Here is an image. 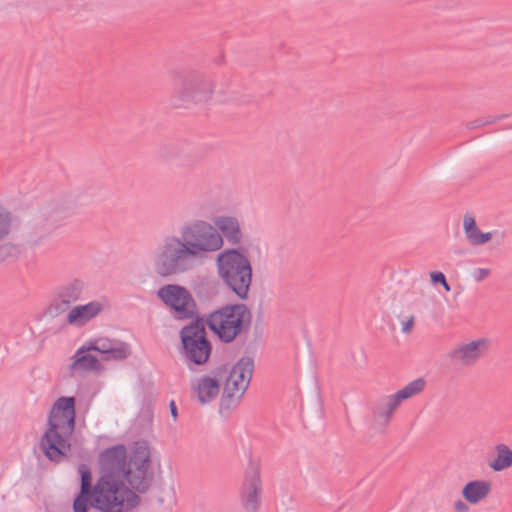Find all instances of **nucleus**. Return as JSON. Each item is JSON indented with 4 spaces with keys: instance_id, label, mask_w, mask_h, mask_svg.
<instances>
[{
    "instance_id": "nucleus-1",
    "label": "nucleus",
    "mask_w": 512,
    "mask_h": 512,
    "mask_svg": "<svg viewBox=\"0 0 512 512\" xmlns=\"http://www.w3.org/2000/svg\"><path fill=\"white\" fill-rule=\"evenodd\" d=\"M223 245L217 228L207 221L193 220L182 226L180 236L164 239L155 259V271L162 277L192 271Z\"/></svg>"
},
{
    "instance_id": "nucleus-2",
    "label": "nucleus",
    "mask_w": 512,
    "mask_h": 512,
    "mask_svg": "<svg viewBox=\"0 0 512 512\" xmlns=\"http://www.w3.org/2000/svg\"><path fill=\"white\" fill-rule=\"evenodd\" d=\"M254 370V361L251 357L243 356L230 368L222 364L203 375L194 386L198 401L208 404L216 399L223 385V392L219 403V413L227 418L235 410L246 392Z\"/></svg>"
},
{
    "instance_id": "nucleus-3",
    "label": "nucleus",
    "mask_w": 512,
    "mask_h": 512,
    "mask_svg": "<svg viewBox=\"0 0 512 512\" xmlns=\"http://www.w3.org/2000/svg\"><path fill=\"white\" fill-rule=\"evenodd\" d=\"M151 454L146 442H135L130 457L124 444L104 449L99 455V477L126 481L138 493H145L154 479Z\"/></svg>"
},
{
    "instance_id": "nucleus-4",
    "label": "nucleus",
    "mask_w": 512,
    "mask_h": 512,
    "mask_svg": "<svg viewBox=\"0 0 512 512\" xmlns=\"http://www.w3.org/2000/svg\"><path fill=\"white\" fill-rule=\"evenodd\" d=\"M219 278L240 300H247L252 284L253 268L244 249L227 248L216 258Z\"/></svg>"
},
{
    "instance_id": "nucleus-5",
    "label": "nucleus",
    "mask_w": 512,
    "mask_h": 512,
    "mask_svg": "<svg viewBox=\"0 0 512 512\" xmlns=\"http://www.w3.org/2000/svg\"><path fill=\"white\" fill-rule=\"evenodd\" d=\"M252 323V312L244 303H229L210 312L204 325L225 344L247 334Z\"/></svg>"
},
{
    "instance_id": "nucleus-6",
    "label": "nucleus",
    "mask_w": 512,
    "mask_h": 512,
    "mask_svg": "<svg viewBox=\"0 0 512 512\" xmlns=\"http://www.w3.org/2000/svg\"><path fill=\"white\" fill-rule=\"evenodd\" d=\"M126 481L99 477L94 484L95 509L100 512H130L140 505L141 498Z\"/></svg>"
},
{
    "instance_id": "nucleus-7",
    "label": "nucleus",
    "mask_w": 512,
    "mask_h": 512,
    "mask_svg": "<svg viewBox=\"0 0 512 512\" xmlns=\"http://www.w3.org/2000/svg\"><path fill=\"white\" fill-rule=\"evenodd\" d=\"M179 335L182 345L180 353L187 366L191 369L192 365L206 364L212 353V344L207 338L204 318L196 316L192 322L181 328Z\"/></svg>"
},
{
    "instance_id": "nucleus-8",
    "label": "nucleus",
    "mask_w": 512,
    "mask_h": 512,
    "mask_svg": "<svg viewBox=\"0 0 512 512\" xmlns=\"http://www.w3.org/2000/svg\"><path fill=\"white\" fill-rule=\"evenodd\" d=\"M68 208L60 199L45 202L38 210L34 222L28 228L25 242L30 247L40 245L67 217Z\"/></svg>"
},
{
    "instance_id": "nucleus-9",
    "label": "nucleus",
    "mask_w": 512,
    "mask_h": 512,
    "mask_svg": "<svg viewBox=\"0 0 512 512\" xmlns=\"http://www.w3.org/2000/svg\"><path fill=\"white\" fill-rule=\"evenodd\" d=\"M426 385L423 378H418L408 383L396 393L378 400L372 407V423L374 428L383 430L390 423L393 412L399 407L402 401L420 394Z\"/></svg>"
},
{
    "instance_id": "nucleus-10",
    "label": "nucleus",
    "mask_w": 512,
    "mask_h": 512,
    "mask_svg": "<svg viewBox=\"0 0 512 512\" xmlns=\"http://www.w3.org/2000/svg\"><path fill=\"white\" fill-rule=\"evenodd\" d=\"M74 430L58 427L55 424L47 425L39 441V447L44 456L53 463H61L71 453L70 438Z\"/></svg>"
},
{
    "instance_id": "nucleus-11",
    "label": "nucleus",
    "mask_w": 512,
    "mask_h": 512,
    "mask_svg": "<svg viewBox=\"0 0 512 512\" xmlns=\"http://www.w3.org/2000/svg\"><path fill=\"white\" fill-rule=\"evenodd\" d=\"M157 295L165 305L174 311L177 319H195L198 316L196 313V302L185 287L177 284H168L161 287Z\"/></svg>"
},
{
    "instance_id": "nucleus-12",
    "label": "nucleus",
    "mask_w": 512,
    "mask_h": 512,
    "mask_svg": "<svg viewBox=\"0 0 512 512\" xmlns=\"http://www.w3.org/2000/svg\"><path fill=\"white\" fill-rule=\"evenodd\" d=\"M85 290V284L80 279H74L59 286L48 306V314L58 317L68 312L72 305L82 299Z\"/></svg>"
},
{
    "instance_id": "nucleus-13",
    "label": "nucleus",
    "mask_w": 512,
    "mask_h": 512,
    "mask_svg": "<svg viewBox=\"0 0 512 512\" xmlns=\"http://www.w3.org/2000/svg\"><path fill=\"white\" fill-rule=\"evenodd\" d=\"M488 347V339L479 338L469 343L456 345L447 356L453 364L470 367L487 353Z\"/></svg>"
},
{
    "instance_id": "nucleus-14",
    "label": "nucleus",
    "mask_w": 512,
    "mask_h": 512,
    "mask_svg": "<svg viewBox=\"0 0 512 512\" xmlns=\"http://www.w3.org/2000/svg\"><path fill=\"white\" fill-rule=\"evenodd\" d=\"M262 483L259 469L251 466L246 472L240 492L241 504L246 512H257L261 503Z\"/></svg>"
},
{
    "instance_id": "nucleus-15",
    "label": "nucleus",
    "mask_w": 512,
    "mask_h": 512,
    "mask_svg": "<svg viewBox=\"0 0 512 512\" xmlns=\"http://www.w3.org/2000/svg\"><path fill=\"white\" fill-rule=\"evenodd\" d=\"M76 400L73 396H61L53 404L47 420V425L55 424L58 427L75 430Z\"/></svg>"
},
{
    "instance_id": "nucleus-16",
    "label": "nucleus",
    "mask_w": 512,
    "mask_h": 512,
    "mask_svg": "<svg viewBox=\"0 0 512 512\" xmlns=\"http://www.w3.org/2000/svg\"><path fill=\"white\" fill-rule=\"evenodd\" d=\"M103 304L91 301L84 305H77L68 311L66 322L69 325L82 327L103 311Z\"/></svg>"
},
{
    "instance_id": "nucleus-17",
    "label": "nucleus",
    "mask_w": 512,
    "mask_h": 512,
    "mask_svg": "<svg viewBox=\"0 0 512 512\" xmlns=\"http://www.w3.org/2000/svg\"><path fill=\"white\" fill-rule=\"evenodd\" d=\"M215 228L225 238L231 246H239L242 242L243 234L239 221L232 216H218L214 219Z\"/></svg>"
},
{
    "instance_id": "nucleus-18",
    "label": "nucleus",
    "mask_w": 512,
    "mask_h": 512,
    "mask_svg": "<svg viewBox=\"0 0 512 512\" xmlns=\"http://www.w3.org/2000/svg\"><path fill=\"white\" fill-rule=\"evenodd\" d=\"M491 491V483L485 480H473L465 484L462 489L463 498L470 504H477L484 500Z\"/></svg>"
},
{
    "instance_id": "nucleus-19",
    "label": "nucleus",
    "mask_w": 512,
    "mask_h": 512,
    "mask_svg": "<svg viewBox=\"0 0 512 512\" xmlns=\"http://www.w3.org/2000/svg\"><path fill=\"white\" fill-rule=\"evenodd\" d=\"M86 347H81L75 354V360L71 364L72 370H99L101 368L99 360L91 354H85Z\"/></svg>"
},
{
    "instance_id": "nucleus-20",
    "label": "nucleus",
    "mask_w": 512,
    "mask_h": 512,
    "mask_svg": "<svg viewBox=\"0 0 512 512\" xmlns=\"http://www.w3.org/2000/svg\"><path fill=\"white\" fill-rule=\"evenodd\" d=\"M496 472L512 466V450L505 444L496 446V458L489 464Z\"/></svg>"
},
{
    "instance_id": "nucleus-21",
    "label": "nucleus",
    "mask_w": 512,
    "mask_h": 512,
    "mask_svg": "<svg viewBox=\"0 0 512 512\" xmlns=\"http://www.w3.org/2000/svg\"><path fill=\"white\" fill-rule=\"evenodd\" d=\"M94 492L79 490L72 504L73 512H88L90 507L95 508Z\"/></svg>"
},
{
    "instance_id": "nucleus-22",
    "label": "nucleus",
    "mask_w": 512,
    "mask_h": 512,
    "mask_svg": "<svg viewBox=\"0 0 512 512\" xmlns=\"http://www.w3.org/2000/svg\"><path fill=\"white\" fill-rule=\"evenodd\" d=\"M214 85L205 84L192 94L188 101L199 104H210L213 102Z\"/></svg>"
},
{
    "instance_id": "nucleus-23",
    "label": "nucleus",
    "mask_w": 512,
    "mask_h": 512,
    "mask_svg": "<svg viewBox=\"0 0 512 512\" xmlns=\"http://www.w3.org/2000/svg\"><path fill=\"white\" fill-rule=\"evenodd\" d=\"M130 354V349L128 344L126 343H112V345L109 347L108 352L105 356H103V360H124L126 359Z\"/></svg>"
},
{
    "instance_id": "nucleus-24",
    "label": "nucleus",
    "mask_w": 512,
    "mask_h": 512,
    "mask_svg": "<svg viewBox=\"0 0 512 512\" xmlns=\"http://www.w3.org/2000/svg\"><path fill=\"white\" fill-rule=\"evenodd\" d=\"M13 222L12 213L0 206V242L5 240L11 232Z\"/></svg>"
},
{
    "instance_id": "nucleus-25",
    "label": "nucleus",
    "mask_w": 512,
    "mask_h": 512,
    "mask_svg": "<svg viewBox=\"0 0 512 512\" xmlns=\"http://www.w3.org/2000/svg\"><path fill=\"white\" fill-rule=\"evenodd\" d=\"M463 227L467 240L472 245L476 240L477 235L480 234V230L476 224L473 216L466 214L463 218Z\"/></svg>"
},
{
    "instance_id": "nucleus-26",
    "label": "nucleus",
    "mask_w": 512,
    "mask_h": 512,
    "mask_svg": "<svg viewBox=\"0 0 512 512\" xmlns=\"http://www.w3.org/2000/svg\"><path fill=\"white\" fill-rule=\"evenodd\" d=\"M80 473V490L94 491V485H92V475L89 468L81 464L78 468Z\"/></svg>"
},
{
    "instance_id": "nucleus-27",
    "label": "nucleus",
    "mask_w": 512,
    "mask_h": 512,
    "mask_svg": "<svg viewBox=\"0 0 512 512\" xmlns=\"http://www.w3.org/2000/svg\"><path fill=\"white\" fill-rule=\"evenodd\" d=\"M112 343L111 340L106 338L96 339L86 346V350L97 351L105 356Z\"/></svg>"
},
{
    "instance_id": "nucleus-28",
    "label": "nucleus",
    "mask_w": 512,
    "mask_h": 512,
    "mask_svg": "<svg viewBox=\"0 0 512 512\" xmlns=\"http://www.w3.org/2000/svg\"><path fill=\"white\" fill-rule=\"evenodd\" d=\"M19 250L17 246L5 244L0 246V261H4L10 257H17Z\"/></svg>"
},
{
    "instance_id": "nucleus-29",
    "label": "nucleus",
    "mask_w": 512,
    "mask_h": 512,
    "mask_svg": "<svg viewBox=\"0 0 512 512\" xmlns=\"http://www.w3.org/2000/svg\"><path fill=\"white\" fill-rule=\"evenodd\" d=\"M502 118H503V116H499V115H491V116L483 117L478 120V125H480V126L497 125L500 123V120Z\"/></svg>"
},
{
    "instance_id": "nucleus-30",
    "label": "nucleus",
    "mask_w": 512,
    "mask_h": 512,
    "mask_svg": "<svg viewBox=\"0 0 512 512\" xmlns=\"http://www.w3.org/2000/svg\"><path fill=\"white\" fill-rule=\"evenodd\" d=\"M490 274V269L477 268L473 271V277L477 282L484 280Z\"/></svg>"
},
{
    "instance_id": "nucleus-31",
    "label": "nucleus",
    "mask_w": 512,
    "mask_h": 512,
    "mask_svg": "<svg viewBox=\"0 0 512 512\" xmlns=\"http://www.w3.org/2000/svg\"><path fill=\"white\" fill-rule=\"evenodd\" d=\"M491 238H492L491 232H486V233L480 232V234L477 235V238L473 242L472 245L478 246V245L485 244L486 242L490 241Z\"/></svg>"
},
{
    "instance_id": "nucleus-32",
    "label": "nucleus",
    "mask_w": 512,
    "mask_h": 512,
    "mask_svg": "<svg viewBox=\"0 0 512 512\" xmlns=\"http://www.w3.org/2000/svg\"><path fill=\"white\" fill-rule=\"evenodd\" d=\"M430 280L434 285H441L446 280V277L442 272L435 271L430 273Z\"/></svg>"
},
{
    "instance_id": "nucleus-33",
    "label": "nucleus",
    "mask_w": 512,
    "mask_h": 512,
    "mask_svg": "<svg viewBox=\"0 0 512 512\" xmlns=\"http://www.w3.org/2000/svg\"><path fill=\"white\" fill-rule=\"evenodd\" d=\"M454 509L456 512H468L469 507L463 501L458 500L454 504Z\"/></svg>"
},
{
    "instance_id": "nucleus-34",
    "label": "nucleus",
    "mask_w": 512,
    "mask_h": 512,
    "mask_svg": "<svg viewBox=\"0 0 512 512\" xmlns=\"http://www.w3.org/2000/svg\"><path fill=\"white\" fill-rule=\"evenodd\" d=\"M413 325H414V317L411 316L404 324H403V327H402V331L404 333H410L412 328H413Z\"/></svg>"
},
{
    "instance_id": "nucleus-35",
    "label": "nucleus",
    "mask_w": 512,
    "mask_h": 512,
    "mask_svg": "<svg viewBox=\"0 0 512 512\" xmlns=\"http://www.w3.org/2000/svg\"><path fill=\"white\" fill-rule=\"evenodd\" d=\"M169 409H170L171 416L173 417L174 420H176L178 417V410H177V406H176V403L174 400L170 401Z\"/></svg>"
},
{
    "instance_id": "nucleus-36",
    "label": "nucleus",
    "mask_w": 512,
    "mask_h": 512,
    "mask_svg": "<svg viewBox=\"0 0 512 512\" xmlns=\"http://www.w3.org/2000/svg\"><path fill=\"white\" fill-rule=\"evenodd\" d=\"M441 285L444 287V289H445L447 292H449V291L451 290V287H450V285L448 284L447 280H445Z\"/></svg>"
}]
</instances>
